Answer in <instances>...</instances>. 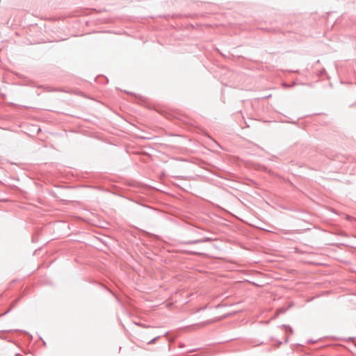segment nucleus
<instances>
[{
  "label": "nucleus",
  "instance_id": "obj_1",
  "mask_svg": "<svg viewBox=\"0 0 356 356\" xmlns=\"http://www.w3.org/2000/svg\"><path fill=\"white\" fill-rule=\"evenodd\" d=\"M157 338H158V337H156L155 339H152V341H154V340H155L156 339H157Z\"/></svg>",
  "mask_w": 356,
  "mask_h": 356
}]
</instances>
